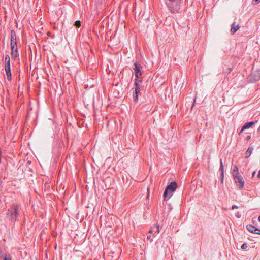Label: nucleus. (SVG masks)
Returning a JSON list of instances; mask_svg holds the SVG:
<instances>
[{"instance_id":"obj_18","label":"nucleus","mask_w":260,"mask_h":260,"mask_svg":"<svg viewBox=\"0 0 260 260\" xmlns=\"http://www.w3.org/2000/svg\"><path fill=\"white\" fill-rule=\"evenodd\" d=\"M74 25L76 27H79L81 26V22L79 20L76 21L74 23Z\"/></svg>"},{"instance_id":"obj_12","label":"nucleus","mask_w":260,"mask_h":260,"mask_svg":"<svg viewBox=\"0 0 260 260\" xmlns=\"http://www.w3.org/2000/svg\"><path fill=\"white\" fill-rule=\"evenodd\" d=\"M239 28V25L238 24L237 25H235V23H233L232 25L231 32L232 34H235L236 31Z\"/></svg>"},{"instance_id":"obj_5","label":"nucleus","mask_w":260,"mask_h":260,"mask_svg":"<svg viewBox=\"0 0 260 260\" xmlns=\"http://www.w3.org/2000/svg\"><path fill=\"white\" fill-rule=\"evenodd\" d=\"M248 81L253 83L260 80V70L251 73L247 78Z\"/></svg>"},{"instance_id":"obj_31","label":"nucleus","mask_w":260,"mask_h":260,"mask_svg":"<svg viewBox=\"0 0 260 260\" xmlns=\"http://www.w3.org/2000/svg\"><path fill=\"white\" fill-rule=\"evenodd\" d=\"M228 70L229 73H230L232 71V69H231V68H228Z\"/></svg>"},{"instance_id":"obj_7","label":"nucleus","mask_w":260,"mask_h":260,"mask_svg":"<svg viewBox=\"0 0 260 260\" xmlns=\"http://www.w3.org/2000/svg\"><path fill=\"white\" fill-rule=\"evenodd\" d=\"M17 44V37L14 30H11L10 45Z\"/></svg>"},{"instance_id":"obj_8","label":"nucleus","mask_w":260,"mask_h":260,"mask_svg":"<svg viewBox=\"0 0 260 260\" xmlns=\"http://www.w3.org/2000/svg\"><path fill=\"white\" fill-rule=\"evenodd\" d=\"M247 229L248 231H249L251 233H254V234H257L258 232V231H260V230L258 229L257 228L249 224L247 226Z\"/></svg>"},{"instance_id":"obj_19","label":"nucleus","mask_w":260,"mask_h":260,"mask_svg":"<svg viewBox=\"0 0 260 260\" xmlns=\"http://www.w3.org/2000/svg\"><path fill=\"white\" fill-rule=\"evenodd\" d=\"M4 61H5V63L8 62H10V58L9 55H6L5 56Z\"/></svg>"},{"instance_id":"obj_11","label":"nucleus","mask_w":260,"mask_h":260,"mask_svg":"<svg viewBox=\"0 0 260 260\" xmlns=\"http://www.w3.org/2000/svg\"><path fill=\"white\" fill-rule=\"evenodd\" d=\"M5 72H6V74L7 79L9 81H11V79H12V75H11V68H5Z\"/></svg>"},{"instance_id":"obj_20","label":"nucleus","mask_w":260,"mask_h":260,"mask_svg":"<svg viewBox=\"0 0 260 260\" xmlns=\"http://www.w3.org/2000/svg\"><path fill=\"white\" fill-rule=\"evenodd\" d=\"M168 7L172 12H175V11H177V8H174V7H171L169 5H168Z\"/></svg>"},{"instance_id":"obj_10","label":"nucleus","mask_w":260,"mask_h":260,"mask_svg":"<svg viewBox=\"0 0 260 260\" xmlns=\"http://www.w3.org/2000/svg\"><path fill=\"white\" fill-rule=\"evenodd\" d=\"M257 122V121L248 122L243 125V129H246L251 127L255 123Z\"/></svg>"},{"instance_id":"obj_30","label":"nucleus","mask_w":260,"mask_h":260,"mask_svg":"<svg viewBox=\"0 0 260 260\" xmlns=\"http://www.w3.org/2000/svg\"><path fill=\"white\" fill-rule=\"evenodd\" d=\"M255 173H256L255 171H254V172L252 173V177H253L254 176V175H255Z\"/></svg>"},{"instance_id":"obj_14","label":"nucleus","mask_w":260,"mask_h":260,"mask_svg":"<svg viewBox=\"0 0 260 260\" xmlns=\"http://www.w3.org/2000/svg\"><path fill=\"white\" fill-rule=\"evenodd\" d=\"M253 150V148L252 147H249L248 148V149L247 150V151L246 152V155H245L246 158H247L251 155Z\"/></svg>"},{"instance_id":"obj_13","label":"nucleus","mask_w":260,"mask_h":260,"mask_svg":"<svg viewBox=\"0 0 260 260\" xmlns=\"http://www.w3.org/2000/svg\"><path fill=\"white\" fill-rule=\"evenodd\" d=\"M11 56L12 58L14 59V60H16L17 58H19V53L18 51H11Z\"/></svg>"},{"instance_id":"obj_2","label":"nucleus","mask_w":260,"mask_h":260,"mask_svg":"<svg viewBox=\"0 0 260 260\" xmlns=\"http://www.w3.org/2000/svg\"><path fill=\"white\" fill-rule=\"evenodd\" d=\"M177 184L175 181L170 182L164 191V201L169 200L176 191Z\"/></svg>"},{"instance_id":"obj_33","label":"nucleus","mask_w":260,"mask_h":260,"mask_svg":"<svg viewBox=\"0 0 260 260\" xmlns=\"http://www.w3.org/2000/svg\"><path fill=\"white\" fill-rule=\"evenodd\" d=\"M170 2H174L176 0H169Z\"/></svg>"},{"instance_id":"obj_9","label":"nucleus","mask_w":260,"mask_h":260,"mask_svg":"<svg viewBox=\"0 0 260 260\" xmlns=\"http://www.w3.org/2000/svg\"><path fill=\"white\" fill-rule=\"evenodd\" d=\"M220 170L221 171V174H220V179H221V183H223V179H224V168H223V162H222V159H220Z\"/></svg>"},{"instance_id":"obj_15","label":"nucleus","mask_w":260,"mask_h":260,"mask_svg":"<svg viewBox=\"0 0 260 260\" xmlns=\"http://www.w3.org/2000/svg\"><path fill=\"white\" fill-rule=\"evenodd\" d=\"M233 177L236 175H238L239 174V170H238V168L237 167V165H235L233 167Z\"/></svg>"},{"instance_id":"obj_1","label":"nucleus","mask_w":260,"mask_h":260,"mask_svg":"<svg viewBox=\"0 0 260 260\" xmlns=\"http://www.w3.org/2000/svg\"><path fill=\"white\" fill-rule=\"evenodd\" d=\"M19 207L17 204H13L8 210L7 218L12 222H15L19 219Z\"/></svg>"},{"instance_id":"obj_34","label":"nucleus","mask_w":260,"mask_h":260,"mask_svg":"<svg viewBox=\"0 0 260 260\" xmlns=\"http://www.w3.org/2000/svg\"><path fill=\"white\" fill-rule=\"evenodd\" d=\"M257 132H260V126L257 129Z\"/></svg>"},{"instance_id":"obj_35","label":"nucleus","mask_w":260,"mask_h":260,"mask_svg":"<svg viewBox=\"0 0 260 260\" xmlns=\"http://www.w3.org/2000/svg\"><path fill=\"white\" fill-rule=\"evenodd\" d=\"M258 220L260 222V215L259 216V217L258 218Z\"/></svg>"},{"instance_id":"obj_23","label":"nucleus","mask_w":260,"mask_h":260,"mask_svg":"<svg viewBox=\"0 0 260 260\" xmlns=\"http://www.w3.org/2000/svg\"><path fill=\"white\" fill-rule=\"evenodd\" d=\"M5 63V68H11L10 67V62H6Z\"/></svg>"},{"instance_id":"obj_24","label":"nucleus","mask_w":260,"mask_h":260,"mask_svg":"<svg viewBox=\"0 0 260 260\" xmlns=\"http://www.w3.org/2000/svg\"><path fill=\"white\" fill-rule=\"evenodd\" d=\"M237 208H238V207L237 206H236V205H233V206H232V207H231V209H232V210H234V209H237Z\"/></svg>"},{"instance_id":"obj_17","label":"nucleus","mask_w":260,"mask_h":260,"mask_svg":"<svg viewBox=\"0 0 260 260\" xmlns=\"http://www.w3.org/2000/svg\"><path fill=\"white\" fill-rule=\"evenodd\" d=\"M155 230H156V232L159 233V225H158V226L157 225V226L154 227L153 230H150L149 233H152V232L154 231Z\"/></svg>"},{"instance_id":"obj_25","label":"nucleus","mask_w":260,"mask_h":260,"mask_svg":"<svg viewBox=\"0 0 260 260\" xmlns=\"http://www.w3.org/2000/svg\"><path fill=\"white\" fill-rule=\"evenodd\" d=\"M259 2H260V0H253L252 1V3L253 4H257Z\"/></svg>"},{"instance_id":"obj_28","label":"nucleus","mask_w":260,"mask_h":260,"mask_svg":"<svg viewBox=\"0 0 260 260\" xmlns=\"http://www.w3.org/2000/svg\"><path fill=\"white\" fill-rule=\"evenodd\" d=\"M246 139L247 141H249L251 139V136L250 135H248L246 137Z\"/></svg>"},{"instance_id":"obj_32","label":"nucleus","mask_w":260,"mask_h":260,"mask_svg":"<svg viewBox=\"0 0 260 260\" xmlns=\"http://www.w3.org/2000/svg\"><path fill=\"white\" fill-rule=\"evenodd\" d=\"M147 239H150L151 236L150 235V236H147Z\"/></svg>"},{"instance_id":"obj_16","label":"nucleus","mask_w":260,"mask_h":260,"mask_svg":"<svg viewBox=\"0 0 260 260\" xmlns=\"http://www.w3.org/2000/svg\"><path fill=\"white\" fill-rule=\"evenodd\" d=\"M11 45V51H18L17 45L16 44H12Z\"/></svg>"},{"instance_id":"obj_3","label":"nucleus","mask_w":260,"mask_h":260,"mask_svg":"<svg viewBox=\"0 0 260 260\" xmlns=\"http://www.w3.org/2000/svg\"><path fill=\"white\" fill-rule=\"evenodd\" d=\"M142 80H137L135 79V90L133 93V99L135 102L138 101V95L141 93Z\"/></svg>"},{"instance_id":"obj_26","label":"nucleus","mask_w":260,"mask_h":260,"mask_svg":"<svg viewBox=\"0 0 260 260\" xmlns=\"http://www.w3.org/2000/svg\"><path fill=\"white\" fill-rule=\"evenodd\" d=\"M236 217H238V218H240V217H241V214H240V213L239 212H238L236 213Z\"/></svg>"},{"instance_id":"obj_27","label":"nucleus","mask_w":260,"mask_h":260,"mask_svg":"<svg viewBox=\"0 0 260 260\" xmlns=\"http://www.w3.org/2000/svg\"><path fill=\"white\" fill-rule=\"evenodd\" d=\"M148 193L147 196V199H148L149 197V188H147Z\"/></svg>"},{"instance_id":"obj_22","label":"nucleus","mask_w":260,"mask_h":260,"mask_svg":"<svg viewBox=\"0 0 260 260\" xmlns=\"http://www.w3.org/2000/svg\"><path fill=\"white\" fill-rule=\"evenodd\" d=\"M3 260H11V256L9 255L8 256H5Z\"/></svg>"},{"instance_id":"obj_29","label":"nucleus","mask_w":260,"mask_h":260,"mask_svg":"<svg viewBox=\"0 0 260 260\" xmlns=\"http://www.w3.org/2000/svg\"><path fill=\"white\" fill-rule=\"evenodd\" d=\"M245 129H243V127H242L240 131V132H239V135H240L244 131H245Z\"/></svg>"},{"instance_id":"obj_6","label":"nucleus","mask_w":260,"mask_h":260,"mask_svg":"<svg viewBox=\"0 0 260 260\" xmlns=\"http://www.w3.org/2000/svg\"><path fill=\"white\" fill-rule=\"evenodd\" d=\"M233 178L236 184L239 187V188L241 189L243 188L244 185V180L242 176L240 174H239L236 176L234 175Z\"/></svg>"},{"instance_id":"obj_4","label":"nucleus","mask_w":260,"mask_h":260,"mask_svg":"<svg viewBox=\"0 0 260 260\" xmlns=\"http://www.w3.org/2000/svg\"><path fill=\"white\" fill-rule=\"evenodd\" d=\"M142 69H143V67L140 64V63H139L138 62H135L134 63L133 70H134V73H135V79H137V80H141V79H139V78L142 75L143 73V71Z\"/></svg>"},{"instance_id":"obj_21","label":"nucleus","mask_w":260,"mask_h":260,"mask_svg":"<svg viewBox=\"0 0 260 260\" xmlns=\"http://www.w3.org/2000/svg\"><path fill=\"white\" fill-rule=\"evenodd\" d=\"M247 247H248V245L245 243L243 244L241 247V249L243 250L246 249Z\"/></svg>"}]
</instances>
